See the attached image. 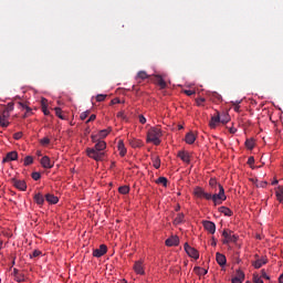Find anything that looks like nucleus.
Instances as JSON below:
<instances>
[{"label": "nucleus", "instance_id": "obj_1", "mask_svg": "<svg viewBox=\"0 0 283 283\" xmlns=\"http://www.w3.org/2000/svg\"><path fill=\"white\" fill-rule=\"evenodd\" d=\"M105 149H107V144L105 143V140L99 139L95 144L94 148L86 149V155L88 156V158H92L93 160L99 163L101 160H103V158H105Z\"/></svg>", "mask_w": 283, "mask_h": 283}, {"label": "nucleus", "instance_id": "obj_47", "mask_svg": "<svg viewBox=\"0 0 283 283\" xmlns=\"http://www.w3.org/2000/svg\"><path fill=\"white\" fill-rule=\"evenodd\" d=\"M33 180H41V172H32Z\"/></svg>", "mask_w": 283, "mask_h": 283}, {"label": "nucleus", "instance_id": "obj_40", "mask_svg": "<svg viewBox=\"0 0 283 283\" xmlns=\"http://www.w3.org/2000/svg\"><path fill=\"white\" fill-rule=\"evenodd\" d=\"M0 125L2 127H8L10 125V122H8V119H4L3 117H0Z\"/></svg>", "mask_w": 283, "mask_h": 283}, {"label": "nucleus", "instance_id": "obj_25", "mask_svg": "<svg viewBox=\"0 0 283 283\" xmlns=\"http://www.w3.org/2000/svg\"><path fill=\"white\" fill-rule=\"evenodd\" d=\"M219 211H220V213H223V216H229V217L233 216V211H231V209H229L224 206L220 207Z\"/></svg>", "mask_w": 283, "mask_h": 283}, {"label": "nucleus", "instance_id": "obj_24", "mask_svg": "<svg viewBox=\"0 0 283 283\" xmlns=\"http://www.w3.org/2000/svg\"><path fill=\"white\" fill-rule=\"evenodd\" d=\"M193 193H195L196 198H205L206 191L201 187H197V188H195Z\"/></svg>", "mask_w": 283, "mask_h": 283}, {"label": "nucleus", "instance_id": "obj_5", "mask_svg": "<svg viewBox=\"0 0 283 283\" xmlns=\"http://www.w3.org/2000/svg\"><path fill=\"white\" fill-rule=\"evenodd\" d=\"M107 253V245L101 244L98 249L93 250L94 258H103Z\"/></svg>", "mask_w": 283, "mask_h": 283}, {"label": "nucleus", "instance_id": "obj_42", "mask_svg": "<svg viewBox=\"0 0 283 283\" xmlns=\"http://www.w3.org/2000/svg\"><path fill=\"white\" fill-rule=\"evenodd\" d=\"M209 185H210V187H218V185H220V184H218V180H216V178H211L210 180H209Z\"/></svg>", "mask_w": 283, "mask_h": 283}, {"label": "nucleus", "instance_id": "obj_51", "mask_svg": "<svg viewBox=\"0 0 283 283\" xmlns=\"http://www.w3.org/2000/svg\"><path fill=\"white\" fill-rule=\"evenodd\" d=\"M261 277H264V280H271V277L266 274V271L261 270Z\"/></svg>", "mask_w": 283, "mask_h": 283}, {"label": "nucleus", "instance_id": "obj_45", "mask_svg": "<svg viewBox=\"0 0 283 283\" xmlns=\"http://www.w3.org/2000/svg\"><path fill=\"white\" fill-rule=\"evenodd\" d=\"M253 282L254 283H264V281H262V279H260V276L258 274L253 275Z\"/></svg>", "mask_w": 283, "mask_h": 283}, {"label": "nucleus", "instance_id": "obj_60", "mask_svg": "<svg viewBox=\"0 0 283 283\" xmlns=\"http://www.w3.org/2000/svg\"><path fill=\"white\" fill-rule=\"evenodd\" d=\"M232 283H242V280L240 277H233Z\"/></svg>", "mask_w": 283, "mask_h": 283}, {"label": "nucleus", "instance_id": "obj_11", "mask_svg": "<svg viewBox=\"0 0 283 283\" xmlns=\"http://www.w3.org/2000/svg\"><path fill=\"white\" fill-rule=\"evenodd\" d=\"M216 261L219 266H227V256L220 252L216 253Z\"/></svg>", "mask_w": 283, "mask_h": 283}, {"label": "nucleus", "instance_id": "obj_26", "mask_svg": "<svg viewBox=\"0 0 283 283\" xmlns=\"http://www.w3.org/2000/svg\"><path fill=\"white\" fill-rule=\"evenodd\" d=\"M195 273H197V275H207V273H209V271H207V269L200 268V266H196L193 269Z\"/></svg>", "mask_w": 283, "mask_h": 283}, {"label": "nucleus", "instance_id": "obj_29", "mask_svg": "<svg viewBox=\"0 0 283 283\" xmlns=\"http://www.w3.org/2000/svg\"><path fill=\"white\" fill-rule=\"evenodd\" d=\"M119 193H122L123 196H127V193H129V186H120L118 188Z\"/></svg>", "mask_w": 283, "mask_h": 283}, {"label": "nucleus", "instance_id": "obj_16", "mask_svg": "<svg viewBox=\"0 0 283 283\" xmlns=\"http://www.w3.org/2000/svg\"><path fill=\"white\" fill-rule=\"evenodd\" d=\"M220 123V113L211 117V120L209 123L211 129H216L218 127V124Z\"/></svg>", "mask_w": 283, "mask_h": 283}, {"label": "nucleus", "instance_id": "obj_63", "mask_svg": "<svg viewBox=\"0 0 283 283\" xmlns=\"http://www.w3.org/2000/svg\"><path fill=\"white\" fill-rule=\"evenodd\" d=\"M258 187H262V188L266 187V181H262L260 185H258Z\"/></svg>", "mask_w": 283, "mask_h": 283}, {"label": "nucleus", "instance_id": "obj_50", "mask_svg": "<svg viewBox=\"0 0 283 283\" xmlns=\"http://www.w3.org/2000/svg\"><path fill=\"white\" fill-rule=\"evenodd\" d=\"M42 112L44 116H50V109H48V105H43Z\"/></svg>", "mask_w": 283, "mask_h": 283}, {"label": "nucleus", "instance_id": "obj_13", "mask_svg": "<svg viewBox=\"0 0 283 283\" xmlns=\"http://www.w3.org/2000/svg\"><path fill=\"white\" fill-rule=\"evenodd\" d=\"M154 83L156 85H159L160 90H165V87H167V82H165V80L160 75H155Z\"/></svg>", "mask_w": 283, "mask_h": 283}, {"label": "nucleus", "instance_id": "obj_30", "mask_svg": "<svg viewBox=\"0 0 283 283\" xmlns=\"http://www.w3.org/2000/svg\"><path fill=\"white\" fill-rule=\"evenodd\" d=\"M153 166L155 169H160V157H153Z\"/></svg>", "mask_w": 283, "mask_h": 283}, {"label": "nucleus", "instance_id": "obj_35", "mask_svg": "<svg viewBox=\"0 0 283 283\" xmlns=\"http://www.w3.org/2000/svg\"><path fill=\"white\" fill-rule=\"evenodd\" d=\"M32 163H34V158L32 156H27L24 158V166L28 167L30 165H32Z\"/></svg>", "mask_w": 283, "mask_h": 283}, {"label": "nucleus", "instance_id": "obj_32", "mask_svg": "<svg viewBox=\"0 0 283 283\" xmlns=\"http://www.w3.org/2000/svg\"><path fill=\"white\" fill-rule=\"evenodd\" d=\"M137 78H140L142 81H145V78H149V75L145 71H139L137 73Z\"/></svg>", "mask_w": 283, "mask_h": 283}, {"label": "nucleus", "instance_id": "obj_54", "mask_svg": "<svg viewBox=\"0 0 283 283\" xmlns=\"http://www.w3.org/2000/svg\"><path fill=\"white\" fill-rule=\"evenodd\" d=\"M117 118H122L123 120H125L126 116H125V112H119L117 113Z\"/></svg>", "mask_w": 283, "mask_h": 283}, {"label": "nucleus", "instance_id": "obj_64", "mask_svg": "<svg viewBox=\"0 0 283 283\" xmlns=\"http://www.w3.org/2000/svg\"><path fill=\"white\" fill-rule=\"evenodd\" d=\"M279 283H283V274L279 276Z\"/></svg>", "mask_w": 283, "mask_h": 283}, {"label": "nucleus", "instance_id": "obj_44", "mask_svg": "<svg viewBox=\"0 0 283 283\" xmlns=\"http://www.w3.org/2000/svg\"><path fill=\"white\" fill-rule=\"evenodd\" d=\"M14 140H21L23 138V133L19 132L13 135Z\"/></svg>", "mask_w": 283, "mask_h": 283}, {"label": "nucleus", "instance_id": "obj_37", "mask_svg": "<svg viewBox=\"0 0 283 283\" xmlns=\"http://www.w3.org/2000/svg\"><path fill=\"white\" fill-rule=\"evenodd\" d=\"M107 134H109V130L103 129L98 133L97 137L98 138H107Z\"/></svg>", "mask_w": 283, "mask_h": 283}, {"label": "nucleus", "instance_id": "obj_41", "mask_svg": "<svg viewBox=\"0 0 283 283\" xmlns=\"http://www.w3.org/2000/svg\"><path fill=\"white\" fill-rule=\"evenodd\" d=\"M105 98H107V95H104V94H98L96 96L97 103H103V101H105Z\"/></svg>", "mask_w": 283, "mask_h": 283}, {"label": "nucleus", "instance_id": "obj_39", "mask_svg": "<svg viewBox=\"0 0 283 283\" xmlns=\"http://www.w3.org/2000/svg\"><path fill=\"white\" fill-rule=\"evenodd\" d=\"M20 106L22 107V109H27V113L24 116H28V114H30L32 112V108H30L28 105L20 103Z\"/></svg>", "mask_w": 283, "mask_h": 283}, {"label": "nucleus", "instance_id": "obj_6", "mask_svg": "<svg viewBox=\"0 0 283 283\" xmlns=\"http://www.w3.org/2000/svg\"><path fill=\"white\" fill-rule=\"evenodd\" d=\"M12 182L13 187L19 189V191H25V189H28V184H25V180L12 179Z\"/></svg>", "mask_w": 283, "mask_h": 283}, {"label": "nucleus", "instance_id": "obj_9", "mask_svg": "<svg viewBox=\"0 0 283 283\" xmlns=\"http://www.w3.org/2000/svg\"><path fill=\"white\" fill-rule=\"evenodd\" d=\"M177 156L180 158V160H182V163H186L187 165L191 163V155L185 150H180Z\"/></svg>", "mask_w": 283, "mask_h": 283}, {"label": "nucleus", "instance_id": "obj_57", "mask_svg": "<svg viewBox=\"0 0 283 283\" xmlns=\"http://www.w3.org/2000/svg\"><path fill=\"white\" fill-rule=\"evenodd\" d=\"M92 142L93 143H95V145L98 143V140H101V139H98V135H92Z\"/></svg>", "mask_w": 283, "mask_h": 283}, {"label": "nucleus", "instance_id": "obj_15", "mask_svg": "<svg viewBox=\"0 0 283 283\" xmlns=\"http://www.w3.org/2000/svg\"><path fill=\"white\" fill-rule=\"evenodd\" d=\"M134 271L135 273H137L138 275H145V270L143 269V262L142 261H137L134 264Z\"/></svg>", "mask_w": 283, "mask_h": 283}, {"label": "nucleus", "instance_id": "obj_27", "mask_svg": "<svg viewBox=\"0 0 283 283\" xmlns=\"http://www.w3.org/2000/svg\"><path fill=\"white\" fill-rule=\"evenodd\" d=\"M231 120V117H229V114L223 113L222 115H220V123H222V125H227V123H229Z\"/></svg>", "mask_w": 283, "mask_h": 283}, {"label": "nucleus", "instance_id": "obj_58", "mask_svg": "<svg viewBox=\"0 0 283 283\" xmlns=\"http://www.w3.org/2000/svg\"><path fill=\"white\" fill-rule=\"evenodd\" d=\"M112 105H118L120 103V99L119 98H114L112 99Z\"/></svg>", "mask_w": 283, "mask_h": 283}, {"label": "nucleus", "instance_id": "obj_17", "mask_svg": "<svg viewBox=\"0 0 283 283\" xmlns=\"http://www.w3.org/2000/svg\"><path fill=\"white\" fill-rule=\"evenodd\" d=\"M45 200H46V202H49V205H56L59 202V197H56L52 193H46Z\"/></svg>", "mask_w": 283, "mask_h": 283}, {"label": "nucleus", "instance_id": "obj_23", "mask_svg": "<svg viewBox=\"0 0 283 283\" xmlns=\"http://www.w3.org/2000/svg\"><path fill=\"white\" fill-rule=\"evenodd\" d=\"M275 196H276V200H279V202H283V187L279 186L275 189Z\"/></svg>", "mask_w": 283, "mask_h": 283}, {"label": "nucleus", "instance_id": "obj_61", "mask_svg": "<svg viewBox=\"0 0 283 283\" xmlns=\"http://www.w3.org/2000/svg\"><path fill=\"white\" fill-rule=\"evenodd\" d=\"M14 109V104H8V111L7 112H12Z\"/></svg>", "mask_w": 283, "mask_h": 283}, {"label": "nucleus", "instance_id": "obj_36", "mask_svg": "<svg viewBox=\"0 0 283 283\" xmlns=\"http://www.w3.org/2000/svg\"><path fill=\"white\" fill-rule=\"evenodd\" d=\"M245 147H248V149H253V147H255V143L252 139H247Z\"/></svg>", "mask_w": 283, "mask_h": 283}, {"label": "nucleus", "instance_id": "obj_62", "mask_svg": "<svg viewBox=\"0 0 283 283\" xmlns=\"http://www.w3.org/2000/svg\"><path fill=\"white\" fill-rule=\"evenodd\" d=\"M88 120H91V123L94 122V120H96V115H94V114L91 115L90 118H88Z\"/></svg>", "mask_w": 283, "mask_h": 283}, {"label": "nucleus", "instance_id": "obj_12", "mask_svg": "<svg viewBox=\"0 0 283 283\" xmlns=\"http://www.w3.org/2000/svg\"><path fill=\"white\" fill-rule=\"evenodd\" d=\"M19 158V154L17 151H10L2 159V163H11L12 160H17Z\"/></svg>", "mask_w": 283, "mask_h": 283}, {"label": "nucleus", "instance_id": "obj_43", "mask_svg": "<svg viewBox=\"0 0 283 283\" xmlns=\"http://www.w3.org/2000/svg\"><path fill=\"white\" fill-rule=\"evenodd\" d=\"M0 118H4L6 120H8V118H10V112L9 111H3L2 115H0Z\"/></svg>", "mask_w": 283, "mask_h": 283}, {"label": "nucleus", "instance_id": "obj_34", "mask_svg": "<svg viewBox=\"0 0 283 283\" xmlns=\"http://www.w3.org/2000/svg\"><path fill=\"white\" fill-rule=\"evenodd\" d=\"M55 115L61 118V120H65V116L63 115V111L60 107H55Z\"/></svg>", "mask_w": 283, "mask_h": 283}, {"label": "nucleus", "instance_id": "obj_31", "mask_svg": "<svg viewBox=\"0 0 283 283\" xmlns=\"http://www.w3.org/2000/svg\"><path fill=\"white\" fill-rule=\"evenodd\" d=\"M157 185H163V187H167V177H159L157 180H156Z\"/></svg>", "mask_w": 283, "mask_h": 283}, {"label": "nucleus", "instance_id": "obj_21", "mask_svg": "<svg viewBox=\"0 0 283 283\" xmlns=\"http://www.w3.org/2000/svg\"><path fill=\"white\" fill-rule=\"evenodd\" d=\"M117 148L119 151V156H125L127 154V148H125V143H123V140H119L117 144Z\"/></svg>", "mask_w": 283, "mask_h": 283}, {"label": "nucleus", "instance_id": "obj_49", "mask_svg": "<svg viewBox=\"0 0 283 283\" xmlns=\"http://www.w3.org/2000/svg\"><path fill=\"white\" fill-rule=\"evenodd\" d=\"M237 275L238 276H235V277H239V280H244V272H242V270H238Z\"/></svg>", "mask_w": 283, "mask_h": 283}, {"label": "nucleus", "instance_id": "obj_14", "mask_svg": "<svg viewBox=\"0 0 283 283\" xmlns=\"http://www.w3.org/2000/svg\"><path fill=\"white\" fill-rule=\"evenodd\" d=\"M178 244H180L178 237H171L166 240V247H178Z\"/></svg>", "mask_w": 283, "mask_h": 283}, {"label": "nucleus", "instance_id": "obj_55", "mask_svg": "<svg viewBox=\"0 0 283 283\" xmlns=\"http://www.w3.org/2000/svg\"><path fill=\"white\" fill-rule=\"evenodd\" d=\"M39 255H41V251L35 250V251H33L31 258H39Z\"/></svg>", "mask_w": 283, "mask_h": 283}, {"label": "nucleus", "instance_id": "obj_20", "mask_svg": "<svg viewBox=\"0 0 283 283\" xmlns=\"http://www.w3.org/2000/svg\"><path fill=\"white\" fill-rule=\"evenodd\" d=\"M187 145H193L196 143V135L193 133H188L186 134V138H185Z\"/></svg>", "mask_w": 283, "mask_h": 283}, {"label": "nucleus", "instance_id": "obj_59", "mask_svg": "<svg viewBox=\"0 0 283 283\" xmlns=\"http://www.w3.org/2000/svg\"><path fill=\"white\" fill-rule=\"evenodd\" d=\"M253 163H255V158L249 157L248 165H253Z\"/></svg>", "mask_w": 283, "mask_h": 283}, {"label": "nucleus", "instance_id": "obj_33", "mask_svg": "<svg viewBox=\"0 0 283 283\" xmlns=\"http://www.w3.org/2000/svg\"><path fill=\"white\" fill-rule=\"evenodd\" d=\"M229 242H238V235L230 234V240H223V244H229Z\"/></svg>", "mask_w": 283, "mask_h": 283}, {"label": "nucleus", "instance_id": "obj_7", "mask_svg": "<svg viewBox=\"0 0 283 283\" xmlns=\"http://www.w3.org/2000/svg\"><path fill=\"white\" fill-rule=\"evenodd\" d=\"M40 163H41L43 169H52V167H54V163L48 156L42 157Z\"/></svg>", "mask_w": 283, "mask_h": 283}, {"label": "nucleus", "instance_id": "obj_56", "mask_svg": "<svg viewBox=\"0 0 283 283\" xmlns=\"http://www.w3.org/2000/svg\"><path fill=\"white\" fill-rule=\"evenodd\" d=\"M139 123L145 125V123H147V118H145L143 115H139Z\"/></svg>", "mask_w": 283, "mask_h": 283}, {"label": "nucleus", "instance_id": "obj_38", "mask_svg": "<svg viewBox=\"0 0 283 283\" xmlns=\"http://www.w3.org/2000/svg\"><path fill=\"white\" fill-rule=\"evenodd\" d=\"M231 233H232L231 230H224L222 232L223 238H226L224 240H230Z\"/></svg>", "mask_w": 283, "mask_h": 283}, {"label": "nucleus", "instance_id": "obj_10", "mask_svg": "<svg viewBox=\"0 0 283 283\" xmlns=\"http://www.w3.org/2000/svg\"><path fill=\"white\" fill-rule=\"evenodd\" d=\"M13 280L18 283L25 282V275L23 273H20L17 268L13 269Z\"/></svg>", "mask_w": 283, "mask_h": 283}, {"label": "nucleus", "instance_id": "obj_22", "mask_svg": "<svg viewBox=\"0 0 283 283\" xmlns=\"http://www.w3.org/2000/svg\"><path fill=\"white\" fill-rule=\"evenodd\" d=\"M129 145H130V147L136 149L138 147H143V142L140 139L132 138V139H129Z\"/></svg>", "mask_w": 283, "mask_h": 283}, {"label": "nucleus", "instance_id": "obj_48", "mask_svg": "<svg viewBox=\"0 0 283 283\" xmlns=\"http://www.w3.org/2000/svg\"><path fill=\"white\" fill-rule=\"evenodd\" d=\"M40 143H41V145L46 146V145L50 144V138L44 137V138H42V139L40 140Z\"/></svg>", "mask_w": 283, "mask_h": 283}, {"label": "nucleus", "instance_id": "obj_46", "mask_svg": "<svg viewBox=\"0 0 283 283\" xmlns=\"http://www.w3.org/2000/svg\"><path fill=\"white\" fill-rule=\"evenodd\" d=\"M87 116H90V111L83 112V113L80 115V118H81V120H85V118H87Z\"/></svg>", "mask_w": 283, "mask_h": 283}, {"label": "nucleus", "instance_id": "obj_3", "mask_svg": "<svg viewBox=\"0 0 283 283\" xmlns=\"http://www.w3.org/2000/svg\"><path fill=\"white\" fill-rule=\"evenodd\" d=\"M160 136H163V130L158 127H153L147 133V143L160 145Z\"/></svg>", "mask_w": 283, "mask_h": 283}, {"label": "nucleus", "instance_id": "obj_18", "mask_svg": "<svg viewBox=\"0 0 283 283\" xmlns=\"http://www.w3.org/2000/svg\"><path fill=\"white\" fill-rule=\"evenodd\" d=\"M269 261L265 258H262L254 261L252 265L254 266V269H262V266H264V264H266Z\"/></svg>", "mask_w": 283, "mask_h": 283}, {"label": "nucleus", "instance_id": "obj_53", "mask_svg": "<svg viewBox=\"0 0 283 283\" xmlns=\"http://www.w3.org/2000/svg\"><path fill=\"white\" fill-rule=\"evenodd\" d=\"M205 98L203 97H199V98H197V105L200 107V106H202V103H205Z\"/></svg>", "mask_w": 283, "mask_h": 283}, {"label": "nucleus", "instance_id": "obj_8", "mask_svg": "<svg viewBox=\"0 0 283 283\" xmlns=\"http://www.w3.org/2000/svg\"><path fill=\"white\" fill-rule=\"evenodd\" d=\"M202 224L205 230L208 231V233H211V235L216 233V223H213L212 221H202Z\"/></svg>", "mask_w": 283, "mask_h": 283}, {"label": "nucleus", "instance_id": "obj_19", "mask_svg": "<svg viewBox=\"0 0 283 283\" xmlns=\"http://www.w3.org/2000/svg\"><path fill=\"white\" fill-rule=\"evenodd\" d=\"M33 200H34V202H36L40 207H42V205H44V202H45V197H43V196L41 195V192H38V193L34 195Z\"/></svg>", "mask_w": 283, "mask_h": 283}, {"label": "nucleus", "instance_id": "obj_52", "mask_svg": "<svg viewBox=\"0 0 283 283\" xmlns=\"http://www.w3.org/2000/svg\"><path fill=\"white\" fill-rule=\"evenodd\" d=\"M184 93H185L187 96H193V94H196V91L186 90V91H184Z\"/></svg>", "mask_w": 283, "mask_h": 283}, {"label": "nucleus", "instance_id": "obj_4", "mask_svg": "<svg viewBox=\"0 0 283 283\" xmlns=\"http://www.w3.org/2000/svg\"><path fill=\"white\" fill-rule=\"evenodd\" d=\"M184 249L189 258H193L195 260H198V258H200V253L198 252V250L189 245V243H185Z\"/></svg>", "mask_w": 283, "mask_h": 283}, {"label": "nucleus", "instance_id": "obj_2", "mask_svg": "<svg viewBox=\"0 0 283 283\" xmlns=\"http://www.w3.org/2000/svg\"><path fill=\"white\" fill-rule=\"evenodd\" d=\"M219 192L211 195V192H205V200H212L214 205H222L224 200H227V195H224V187L222 185H218Z\"/></svg>", "mask_w": 283, "mask_h": 283}, {"label": "nucleus", "instance_id": "obj_28", "mask_svg": "<svg viewBox=\"0 0 283 283\" xmlns=\"http://www.w3.org/2000/svg\"><path fill=\"white\" fill-rule=\"evenodd\" d=\"M185 222V214L184 213H178L177 217L174 220L175 224H182Z\"/></svg>", "mask_w": 283, "mask_h": 283}]
</instances>
